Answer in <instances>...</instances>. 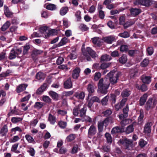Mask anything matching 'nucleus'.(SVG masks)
Masks as SVG:
<instances>
[{
  "instance_id": "obj_24",
  "label": "nucleus",
  "mask_w": 157,
  "mask_h": 157,
  "mask_svg": "<svg viewBox=\"0 0 157 157\" xmlns=\"http://www.w3.org/2000/svg\"><path fill=\"white\" fill-rule=\"evenodd\" d=\"M131 91L128 89H126L123 90L121 93V95L123 98L128 97L131 94Z\"/></svg>"
},
{
  "instance_id": "obj_59",
  "label": "nucleus",
  "mask_w": 157,
  "mask_h": 157,
  "mask_svg": "<svg viewBox=\"0 0 157 157\" xmlns=\"http://www.w3.org/2000/svg\"><path fill=\"white\" fill-rule=\"evenodd\" d=\"M138 52V51L134 50H129L128 52V55L131 56H135V54Z\"/></svg>"
},
{
  "instance_id": "obj_10",
  "label": "nucleus",
  "mask_w": 157,
  "mask_h": 157,
  "mask_svg": "<svg viewBox=\"0 0 157 157\" xmlns=\"http://www.w3.org/2000/svg\"><path fill=\"white\" fill-rule=\"evenodd\" d=\"M153 123L151 122H148L146 123L144 125V133L147 134H150L151 132V127L153 125Z\"/></svg>"
},
{
  "instance_id": "obj_34",
  "label": "nucleus",
  "mask_w": 157,
  "mask_h": 157,
  "mask_svg": "<svg viewBox=\"0 0 157 157\" xmlns=\"http://www.w3.org/2000/svg\"><path fill=\"white\" fill-rule=\"evenodd\" d=\"M118 36L124 38L129 37L130 36L129 33L127 31H124L123 33H121L119 34Z\"/></svg>"
},
{
  "instance_id": "obj_54",
  "label": "nucleus",
  "mask_w": 157,
  "mask_h": 157,
  "mask_svg": "<svg viewBox=\"0 0 157 157\" xmlns=\"http://www.w3.org/2000/svg\"><path fill=\"white\" fill-rule=\"evenodd\" d=\"M67 151V149L63 146L59 148V154H65Z\"/></svg>"
},
{
  "instance_id": "obj_52",
  "label": "nucleus",
  "mask_w": 157,
  "mask_h": 157,
  "mask_svg": "<svg viewBox=\"0 0 157 157\" xmlns=\"http://www.w3.org/2000/svg\"><path fill=\"white\" fill-rule=\"evenodd\" d=\"M58 125L61 128L64 129L66 127L67 123L66 122L60 121L58 122Z\"/></svg>"
},
{
  "instance_id": "obj_6",
  "label": "nucleus",
  "mask_w": 157,
  "mask_h": 157,
  "mask_svg": "<svg viewBox=\"0 0 157 157\" xmlns=\"http://www.w3.org/2000/svg\"><path fill=\"white\" fill-rule=\"evenodd\" d=\"M151 4V1L150 0H136L134 4L136 5H140L149 6Z\"/></svg>"
},
{
  "instance_id": "obj_62",
  "label": "nucleus",
  "mask_w": 157,
  "mask_h": 157,
  "mask_svg": "<svg viewBox=\"0 0 157 157\" xmlns=\"http://www.w3.org/2000/svg\"><path fill=\"white\" fill-rule=\"evenodd\" d=\"M101 74L99 72H96L94 76V80L95 81H98L101 77Z\"/></svg>"
},
{
  "instance_id": "obj_41",
  "label": "nucleus",
  "mask_w": 157,
  "mask_h": 157,
  "mask_svg": "<svg viewBox=\"0 0 157 157\" xmlns=\"http://www.w3.org/2000/svg\"><path fill=\"white\" fill-rule=\"evenodd\" d=\"M56 30L55 29H51L49 30V29L48 30V33L47 34L45 35V37L47 38L48 37L51 35H54L56 34Z\"/></svg>"
},
{
  "instance_id": "obj_61",
  "label": "nucleus",
  "mask_w": 157,
  "mask_h": 157,
  "mask_svg": "<svg viewBox=\"0 0 157 157\" xmlns=\"http://www.w3.org/2000/svg\"><path fill=\"white\" fill-rule=\"evenodd\" d=\"M64 59L62 57H59L57 59L56 63L57 65L61 64L64 61Z\"/></svg>"
},
{
  "instance_id": "obj_18",
  "label": "nucleus",
  "mask_w": 157,
  "mask_h": 157,
  "mask_svg": "<svg viewBox=\"0 0 157 157\" xmlns=\"http://www.w3.org/2000/svg\"><path fill=\"white\" fill-rule=\"evenodd\" d=\"M4 11L5 15L8 17H10L13 14V13L10 11L9 7L6 5H4Z\"/></svg>"
},
{
  "instance_id": "obj_2",
  "label": "nucleus",
  "mask_w": 157,
  "mask_h": 157,
  "mask_svg": "<svg viewBox=\"0 0 157 157\" xmlns=\"http://www.w3.org/2000/svg\"><path fill=\"white\" fill-rule=\"evenodd\" d=\"M82 51L83 55L86 57L88 61H91L90 56L94 59L98 56L96 52L90 47H87L86 49L82 48Z\"/></svg>"
},
{
  "instance_id": "obj_33",
  "label": "nucleus",
  "mask_w": 157,
  "mask_h": 157,
  "mask_svg": "<svg viewBox=\"0 0 157 157\" xmlns=\"http://www.w3.org/2000/svg\"><path fill=\"white\" fill-rule=\"evenodd\" d=\"M45 105V104L44 102H36L35 103L34 107L35 108L40 109H41Z\"/></svg>"
},
{
  "instance_id": "obj_32",
  "label": "nucleus",
  "mask_w": 157,
  "mask_h": 157,
  "mask_svg": "<svg viewBox=\"0 0 157 157\" xmlns=\"http://www.w3.org/2000/svg\"><path fill=\"white\" fill-rule=\"evenodd\" d=\"M107 142L108 144H111L112 142V139L111 134L109 133L106 132L105 135Z\"/></svg>"
},
{
  "instance_id": "obj_45",
  "label": "nucleus",
  "mask_w": 157,
  "mask_h": 157,
  "mask_svg": "<svg viewBox=\"0 0 157 157\" xmlns=\"http://www.w3.org/2000/svg\"><path fill=\"white\" fill-rule=\"evenodd\" d=\"M120 24L121 25H124L125 28H127L128 26H126L125 24V18L124 16H122L120 17L119 19Z\"/></svg>"
},
{
  "instance_id": "obj_55",
  "label": "nucleus",
  "mask_w": 157,
  "mask_h": 157,
  "mask_svg": "<svg viewBox=\"0 0 157 157\" xmlns=\"http://www.w3.org/2000/svg\"><path fill=\"white\" fill-rule=\"evenodd\" d=\"M92 68L96 70H101V65L99 63H95L93 65Z\"/></svg>"
},
{
  "instance_id": "obj_20",
  "label": "nucleus",
  "mask_w": 157,
  "mask_h": 157,
  "mask_svg": "<svg viewBox=\"0 0 157 157\" xmlns=\"http://www.w3.org/2000/svg\"><path fill=\"white\" fill-rule=\"evenodd\" d=\"M136 87L138 90H140L143 92H145L148 90L147 86L144 83L141 86H140L138 84H136Z\"/></svg>"
},
{
  "instance_id": "obj_47",
  "label": "nucleus",
  "mask_w": 157,
  "mask_h": 157,
  "mask_svg": "<svg viewBox=\"0 0 157 157\" xmlns=\"http://www.w3.org/2000/svg\"><path fill=\"white\" fill-rule=\"evenodd\" d=\"M42 100L44 102L48 104H50L51 102V99L48 96H43Z\"/></svg>"
},
{
  "instance_id": "obj_25",
  "label": "nucleus",
  "mask_w": 157,
  "mask_h": 157,
  "mask_svg": "<svg viewBox=\"0 0 157 157\" xmlns=\"http://www.w3.org/2000/svg\"><path fill=\"white\" fill-rule=\"evenodd\" d=\"M111 59V56L107 54L102 55L100 59L101 62L109 61Z\"/></svg>"
},
{
  "instance_id": "obj_40",
  "label": "nucleus",
  "mask_w": 157,
  "mask_h": 157,
  "mask_svg": "<svg viewBox=\"0 0 157 157\" xmlns=\"http://www.w3.org/2000/svg\"><path fill=\"white\" fill-rule=\"evenodd\" d=\"M87 110V108L86 107H83L79 110V116L81 117H83L86 115Z\"/></svg>"
},
{
  "instance_id": "obj_26",
  "label": "nucleus",
  "mask_w": 157,
  "mask_h": 157,
  "mask_svg": "<svg viewBox=\"0 0 157 157\" xmlns=\"http://www.w3.org/2000/svg\"><path fill=\"white\" fill-rule=\"evenodd\" d=\"M48 121L51 124L54 125L56 122V117L51 114L49 113L48 115Z\"/></svg>"
},
{
  "instance_id": "obj_23",
  "label": "nucleus",
  "mask_w": 157,
  "mask_h": 157,
  "mask_svg": "<svg viewBox=\"0 0 157 157\" xmlns=\"http://www.w3.org/2000/svg\"><path fill=\"white\" fill-rule=\"evenodd\" d=\"M138 75V71L135 70H130L129 76L131 79H134L137 77Z\"/></svg>"
},
{
  "instance_id": "obj_11",
  "label": "nucleus",
  "mask_w": 157,
  "mask_h": 157,
  "mask_svg": "<svg viewBox=\"0 0 157 157\" xmlns=\"http://www.w3.org/2000/svg\"><path fill=\"white\" fill-rule=\"evenodd\" d=\"M73 84L71 78H68L64 82L63 87L66 89H69L72 88Z\"/></svg>"
},
{
  "instance_id": "obj_3",
  "label": "nucleus",
  "mask_w": 157,
  "mask_h": 157,
  "mask_svg": "<svg viewBox=\"0 0 157 157\" xmlns=\"http://www.w3.org/2000/svg\"><path fill=\"white\" fill-rule=\"evenodd\" d=\"M157 104V100L155 99H153L152 98H149L146 101L145 105V110L148 111L154 108Z\"/></svg>"
},
{
  "instance_id": "obj_13",
  "label": "nucleus",
  "mask_w": 157,
  "mask_h": 157,
  "mask_svg": "<svg viewBox=\"0 0 157 157\" xmlns=\"http://www.w3.org/2000/svg\"><path fill=\"white\" fill-rule=\"evenodd\" d=\"M131 15L133 17H136L141 13L140 9L131 8L129 10Z\"/></svg>"
},
{
  "instance_id": "obj_19",
  "label": "nucleus",
  "mask_w": 157,
  "mask_h": 157,
  "mask_svg": "<svg viewBox=\"0 0 157 157\" xmlns=\"http://www.w3.org/2000/svg\"><path fill=\"white\" fill-rule=\"evenodd\" d=\"M136 122H133L132 123L128 126L125 132L127 134H129L132 132L134 130L133 128L134 125L136 124Z\"/></svg>"
},
{
  "instance_id": "obj_30",
  "label": "nucleus",
  "mask_w": 157,
  "mask_h": 157,
  "mask_svg": "<svg viewBox=\"0 0 157 157\" xmlns=\"http://www.w3.org/2000/svg\"><path fill=\"white\" fill-rule=\"evenodd\" d=\"M76 138V135L75 134H70L67 136L66 138V140L68 142H71L73 140Z\"/></svg>"
},
{
  "instance_id": "obj_7",
  "label": "nucleus",
  "mask_w": 157,
  "mask_h": 157,
  "mask_svg": "<svg viewBox=\"0 0 157 157\" xmlns=\"http://www.w3.org/2000/svg\"><path fill=\"white\" fill-rule=\"evenodd\" d=\"M95 88L94 86L90 83L89 84L87 85V89L89 92V94L88 97L86 98L87 100L89 99V97L93 95V94L95 92Z\"/></svg>"
},
{
  "instance_id": "obj_44",
  "label": "nucleus",
  "mask_w": 157,
  "mask_h": 157,
  "mask_svg": "<svg viewBox=\"0 0 157 157\" xmlns=\"http://www.w3.org/2000/svg\"><path fill=\"white\" fill-rule=\"evenodd\" d=\"M68 39L66 37L63 38L60 42L59 43V46H62L68 42Z\"/></svg>"
},
{
  "instance_id": "obj_35",
  "label": "nucleus",
  "mask_w": 157,
  "mask_h": 157,
  "mask_svg": "<svg viewBox=\"0 0 157 157\" xmlns=\"http://www.w3.org/2000/svg\"><path fill=\"white\" fill-rule=\"evenodd\" d=\"M17 55L15 52V50L13 49L11 50L9 54V58L10 59H15L17 56Z\"/></svg>"
},
{
  "instance_id": "obj_14",
  "label": "nucleus",
  "mask_w": 157,
  "mask_h": 157,
  "mask_svg": "<svg viewBox=\"0 0 157 157\" xmlns=\"http://www.w3.org/2000/svg\"><path fill=\"white\" fill-rule=\"evenodd\" d=\"M147 97L148 95L147 93L144 94L140 97L139 100V105L140 106H142L145 104Z\"/></svg>"
},
{
  "instance_id": "obj_9",
  "label": "nucleus",
  "mask_w": 157,
  "mask_h": 157,
  "mask_svg": "<svg viewBox=\"0 0 157 157\" xmlns=\"http://www.w3.org/2000/svg\"><path fill=\"white\" fill-rule=\"evenodd\" d=\"M85 96V92L81 91H78L74 94L73 96L78 99L83 100Z\"/></svg>"
},
{
  "instance_id": "obj_58",
  "label": "nucleus",
  "mask_w": 157,
  "mask_h": 157,
  "mask_svg": "<svg viewBox=\"0 0 157 157\" xmlns=\"http://www.w3.org/2000/svg\"><path fill=\"white\" fill-rule=\"evenodd\" d=\"M107 25L111 29H114L115 28L114 23L111 20L107 22Z\"/></svg>"
},
{
  "instance_id": "obj_48",
  "label": "nucleus",
  "mask_w": 157,
  "mask_h": 157,
  "mask_svg": "<svg viewBox=\"0 0 157 157\" xmlns=\"http://www.w3.org/2000/svg\"><path fill=\"white\" fill-rule=\"evenodd\" d=\"M146 51L148 55L151 56L153 54L154 52L153 47L151 46L147 48Z\"/></svg>"
},
{
  "instance_id": "obj_28",
  "label": "nucleus",
  "mask_w": 157,
  "mask_h": 157,
  "mask_svg": "<svg viewBox=\"0 0 157 157\" xmlns=\"http://www.w3.org/2000/svg\"><path fill=\"white\" fill-rule=\"evenodd\" d=\"M127 61V58L126 55L123 54L118 59V61L121 63L124 64Z\"/></svg>"
},
{
  "instance_id": "obj_43",
  "label": "nucleus",
  "mask_w": 157,
  "mask_h": 157,
  "mask_svg": "<svg viewBox=\"0 0 157 157\" xmlns=\"http://www.w3.org/2000/svg\"><path fill=\"white\" fill-rule=\"evenodd\" d=\"M68 10V9L67 7H63L60 10V14L61 15H64L67 13Z\"/></svg>"
},
{
  "instance_id": "obj_5",
  "label": "nucleus",
  "mask_w": 157,
  "mask_h": 157,
  "mask_svg": "<svg viewBox=\"0 0 157 157\" xmlns=\"http://www.w3.org/2000/svg\"><path fill=\"white\" fill-rule=\"evenodd\" d=\"M100 101L99 98L97 96L92 97L88 101L87 107L91 110V107L94 102L100 103Z\"/></svg>"
},
{
  "instance_id": "obj_53",
  "label": "nucleus",
  "mask_w": 157,
  "mask_h": 157,
  "mask_svg": "<svg viewBox=\"0 0 157 157\" xmlns=\"http://www.w3.org/2000/svg\"><path fill=\"white\" fill-rule=\"evenodd\" d=\"M25 137L26 140L29 143H33L34 141V140L33 137L29 135H26L25 136Z\"/></svg>"
},
{
  "instance_id": "obj_29",
  "label": "nucleus",
  "mask_w": 157,
  "mask_h": 157,
  "mask_svg": "<svg viewBox=\"0 0 157 157\" xmlns=\"http://www.w3.org/2000/svg\"><path fill=\"white\" fill-rule=\"evenodd\" d=\"M142 82L144 84H149L151 81V78L150 76H145L141 79Z\"/></svg>"
},
{
  "instance_id": "obj_46",
  "label": "nucleus",
  "mask_w": 157,
  "mask_h": 157,
  "mask_svg": "<svg viewBox=\"0 0 157 157\" xmlns=\"http://www.w3.org/2000/svg\"><path fill=\"white\" fill-rule=\"evenodd\" d=\"M46 9L50 10H53L56 9V6L53 4H49L47 5Z\"/></svg>"
},
{
  "instance_id": "obj_37",
  "label": "nucleus",
  "mask_w": 157,
  "mask_h": 157,
  "mask_svg": "<svg viewBox=\"0 0 157 157\" xmlns=\"http://www.w3.org/2000/svg\"><path fill=\"white\" fill-rule=\"evenodd\" d=\"M48 27L47 26L41 27L39 29V30L41 33H46V34L48 33Z\"/></svg>"
},
{
  "instance_id": "obj_4",
  "label": "nucleus",
  "mask_w": 157,
  "mask_h": 157,
  "mask_svg": "<svg viewBox=\"0 0 157 157\" xmlns=\"http://www.w3.org/2000/svg\"><path fill=\"white\" fill-rule=\"evenodd\" d=\"M119 142L124 147L125 149L130 150V147L132 148V141L131 140L127 138L120 139Z\"/></svg>"
},
{
  "instance_id": "obj_63",
  "label": "nucleus",
  "mask_w": 157,
  "mask_h": 157,
  "mask_svg": "<svg viewBox=\"0 0 157 157\" xmlns=\"http://www.w3.org/2000/svg\"><path fill=\"white\" fill-rule=\"evenodd\" d=\"M112 113V112L110 109H107L103 112L102 113L104 116L105 117H108Z\"/></svg>"
},
{
  "instance_id": "obj_31",
  "label": "nucleus",
  "mask_w": 157,
  "mask_h": 157,
  "mask_svg": "<svg viewBox=\"0 0 157 157\" xmlns=\"http://www.w3.org/2000/svg\"><path fill=\"white\" fill-rule=\"evenodd\" d=\"M10 25V21H6L2 26L1 28V29L2 31H5L7 29Z\"/></svg>"
},
{
  "instance_id": "obj_64",
  "label": "nucleus",
  "mask_w": 157,
  "mask_h": 157,
  "mask_svg": "<svg viewBox=\"0 0 157 157\" xmlns=\"http://www.w3.org/2000/svg\"><path fill=\"white\" fill-rule=\"evenodd\" d=\"M147 142L143 139H141L139 142V145L141 147H144L147 144Z\"/></svg>"
},
{
  "instance_id": "obj_1",
  "label": "nucleus",
  "mask_w": 157,
  "mask_h": 157,
  "mask_svg": "<svg viewBox=\"0 0 157 157\" xmlns=\"http://www.w3.org/2000/svg\"><path fill=\"white\" fill-rule=\"evenodd\" d=\"M122 75L120 71H112L107 74V76L109 81L106 80L104 83L103 78H101L99 81L98 84V88L101 94H105L108 92V89L110 84L114 85L117 83L119 77Z\"/></svg>"
},
{
  "instance_id": "obj_27",
  "label": "nucleus",
  "mask_w": 157,
  "mask_h": 157,
  "mask_svg": "<svg viewBox=\"0 0 157 157\" xmlns=\"http://www.w3.org/2000/svg\"><path fill=\"white\" fill-rule=\"evenodd\" d=\"M49 94L54 100L56 101L58 100L59 96L56 93L53 91H51L49 92Z\"/></svg>"
},
{
  "instance_id": "obj_16",
  "label": "nucleus",
  "mask_w": 157,
  "mask_h": 157,
  "mask_svg": "<svg viewBox=\"0 0 157 157\" xmlns=\"http://www.w3.org/2000/svg\"><path fill=\"white\" fill-rule=\"evenodd\" d=\"M8 132V126L6 124H5L1 128L0 134L2 136H6Z\"/></svg>"
},
{
  "instance_id": "obj_17",
  "label": "nucleus",
  "mask_w": 157,
  "mask_h": 157,
  "mask_svg": "<svg viewBox=\"0 0 157 157\" xmlns=\"http://www.w3.org/2000/svg\"><path fill=\"white\" fill-rule=\"evenodd\" d=\"M123 132V129L119 126L113 127L112 129L111 133L112 134L118 133Z\"/></svg>"
},
{
  "instance_id": "obj_50",
  "label": "nucleus",
  "mask_w": 157,
  "mask_h": 157,
  "mask_svg": "<svg viewBox=\"0 0 157 157\" xmlns=\"http://www.w3.org/2000/svg\"><path fill=\"white\" fill-rule=\"evenodd\" d=\"M120 50L121 52H126L128 50V46L125 45H121L120 47Z\"/></svg>"
},
{
  "instance_id": "obj_60",
  "label": "nucleus",
  "mask_w": 157,
  "mask_h": 157,
  "mask_svg": "<svg viewBox=\"0 0 157 157\" xmlns=\"http://www.w3.org/2000/svg\"><path fill=\"white\" fill-rule=\"evenodd\" d=\"M27 152L29 153L30 155L32 156H34L35 151L33 148L32 147L30 148L29 150L27 151Z\"/></svg>"
},
{
  "instance_id": "obj_21",
  "label": "nucleus",
  "mask_w": 157,
  "mask_h": 157,
  "mask_svg": "<svg viewBox=\"0 0 157 157\" xmlns=\"http://www.w3.org/2000/svg\"><path fill=\"white\" fill-rule=\"evenodd\" d=\"M45 77V74L41 71H39L37 73L36 75V78L38 80H43Z\"/></svg>"
},
{
  "instance_id": "obj_42",
  "label": "nucleus",
  "mask_w": 157,
  "mask_h": 157,
  "mask_svg": "<svg viewBox=\"0 0 157 157\" xmlns=\"http://www.w3.org/2000/svg\"><path fill=\"white\" fill-rule=\"evenodd\" d=\"M23 120V118L20 117H13L11 119V122L14 124H15Z\"/></svg>"
},
{
  "instance_id": "obj_56",
  "label": "nucleus",
  "mask_w": 157,
  "mask_h": 157,
  "mask_svg": "<svg viewBox=\"0 0 157 157\" xmlns=\"http://www.w3.org/2000/svg\"><path fill=\"white\" fill-rule=\"evenodd\" d=\"M83 117L82 121H85L86 122H89L90 123L92 122V121L91 118L89 117L88 116L85 115Z\"/></svg>"
},
{
  "instance_id": "obj_8",
  "label": "nucleus",
  "mask_w": 157,
  "mask_h": 157,
  "mask_svg": "<svg viewBox=\"0 0 157 157\" xmlns=\"http://www.w3.org/2000/svg\"><path fill=\"white\" fill-rule=\"evenodd\" d=\"M96 133L97 129L96 127L94 125H92L88 129V137L89 138H91L92 136L94 135Z\"/></svg>"
},
{
  "instance_id": "obj_57",
  "label": "nucleus",
  "mask_w": 157,
  "mask_h": 157,
  "mask_svg": "<svg viewBox=\"0 0 157 157\" xmlns=\"http://www.w3.org/2000/svg\"><path fill=\"white\" fill-rule=\"evenodd\" d=\"M110 65V63H103L101 64V69L105 70Z\"/></svg>"
},
{
  "instance_id": "obj_12",
  "label": "nucleus",
  "mask_w": 157,
  "mask_h": 157,
  "mask_svg": "<svg viewBox=\"0 0 157 157\" xmlns=\"http://www.w3.org/2000/svg\"><path fill=\"white\" fill-rule=\"evenodd\" d=\"M28 85L26 84H22L17 86L16 88V91L17 93H19L24 91L27 87Z\"/></svg>"
},
{
  "instance_id": "obj_22",
  "label": "nucleus",
  "mask_w": 157,
  "mask_h": 157,
  "mask_svg": "<svg viewBox=\"0 0 157 157\" xmlns=\"http://www.w3.org/2000/svg\"><path fill=\"white\" fill-rule=\"evenodd\" d=\"M42 51L40 50H35L32 52V56L33 59L36 60L37 59V56L42 53Z\"/></svg>"
},
{
  "instance_id": "obj_15",
  "label": "nucleus",
  "mask_w": 157,
  "mask_h": 157,
  "mask_svg": "<svg viewBox=\"0 0 157 157\" xmlns=\"http://www.w3.org/2000/svg\"><path fill=\"white\" fill-rule=\"evenodd\" d=\"M115 39V36H110L104 37L103 40L107 44H111Z\"/></svg>"
},
{
  "instance_id": "obj_51",
  "label": "nucleus",
  "mask_w": 157,
  "mask_h": 157,
  "mask_svg": "<svg viewBox=\"0 0 157 157\" xmlns=\"http://www.w3.org/2000/svg\"><path fill=\"white\" fill-rule=\"evenodd\" d=\"M149 63V61L148 59H144L141 62V66L143 67H146L147 66Z\"/></svg>"
},
{
  "instance_id": "obj_49",
  "label": "nucleus",
  "mask_w": 157,
  "mask_h": 157,
  "mask_svg": "<svg viewBox=\"0 0 157 157\" xmlns=\"http://www.w3.org/2000/svg\"><path fill=\"white\" fill-rule=\"evenodd\" d=\"M109 99V96H106L104 97L101 101V103L102 105H107Z\"/></svg>"
},
{
  "instance_id": "obj_39",
  "label": "nucleus",
  "mask_w": 157,
  "mask_h": 157,
  "mask_svg": "<svg viewBox=\"0 0 157 157\" xmlns=\"http://www.w3.org/2000/svg\"><path fill=\"white\" fill-rule=\"evenodd\" d=\"M30 46L29 44H26L24 46L23 54V55H25L28 53V51L30 48Z\"/></svg>"
},
{
  "instance_id": "obj_38",
  "label": "nucleus",
  "mask_w": 157,
  "mask_h": 157,
  "mask_svg": "<svg viewBox=\"0 0 157 157\" xmlns=\"http://www.w3.org/2000/svg\"><path fill=\"white\" fill-rule=\"evenodd\" d=\"M113 118L111 117H108L105 118V120L102 122L104 125V124H106L105 126L108 125L109 122H112Z\"/></svg>"
},
{
  "instance_id": "obj_36",
  "label": "nucleus",
  "mask_w": 157,
  "mask_h": 157,
  "mask_svg": "<svg viewBox=\"0 0 157 157\" xmlns=\"http://www.w3.org/2000/svg\"><path fill=\"white\" fill-rule=\"evenodd\" d=\"M78 28L79 29L83 32L87 31L89 29V28L86 25L82 23L80 24Z\"/></svg>"
}]
</instances>
